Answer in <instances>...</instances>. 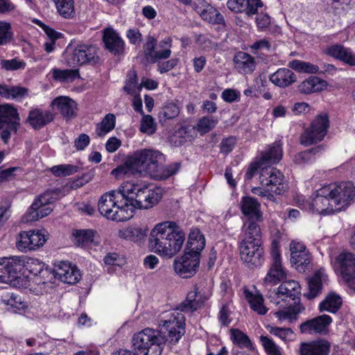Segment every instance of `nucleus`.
I'll return each mask as SVG.
<instances>
[{"label":"nucleus","instance_id":"60","mask_svg":"<svg viewBox=\"0 0 355 355\" xmlns=\"http://www.w3.org/2000/svg\"><path fill=\"white\" fill-rule=\"evenodd\" d=\"M180 110L174 103H168L166 105L159 113V117L163 115L165 119H172L178 116Z\"/></svg>","mask_w":355,"mask_h":355},{"label":"nucleus","instance_id":"55","mask_svg":"<svg viewBox=\"0 0 355 355\" xmlns=\"http://www.w3.org/2000/svg\"><path fill=\"white\" fill-rule=\"evenodd\" d=\"M352 0H329L330 10L334 15L340 17L343 15Z\"/></svg>","mask_w":355,"mask_h":355},{"label":"nucleus","instance_id":"37","mask_svg":"<svg viewBox=\"0 0 355 355\" xmlns=\"http://www.w3.org/2000/svg\"><path fill=\"white\" fill-rule=\"evenodd\" d=\"M245 299L249 302L251 309L256 311L259 315H264L266 313V309L263 306L264 298L261 294L257 293H252L247 288L243 291Z\"/></svg>","mask_w":355,"mask_h":355},{"label":"nucleus","instance_id":"51","mask_svg":"<svg viewBox=\"0 0 355 355\" xmlns=\"http://www.w3.org/2000/svg\"><path fill=\"white\" fill-rule=\"evenodd\" d=\"M322 284L320 276L315 274L309 280V292L304 295L309 300L316 297L322 291Z\"/></svg>","mask_w":355,"mask_h":355},{"label":"nucleus","instance_id":"13","mask_svg":"<svg viewBox=\"0 0 355 355\" xmlns=\"http://www.w3.org/2000/svg\"><path fill=\"white\" fill-rule=\"evenodd\" d=\"M2 261L6 263V274L10 280L8 284L13 286H26V283H24V281L28 275L24 274L25 256L2 257Z\"/></svg>","mask_w":355,"mask_h":355},{"label":"nucleus","instance_id":"16","mask_svg":"<svg viewBox=\"0 0 355 355\" xmlns=\"http://www.w3.org/2000/svg\"><path fill=\"white\" fill-rule=\"evenodd\" d=\"M24 274L27 271L33 275V282L35 284H45L53 279L52 270L45 267V263L37 259L29 258L25 256Z\"/></svg>","mask_w":355,"mask_h":355},{"label":"nucleus","instance_id":"61","mask_svg":"<svg viewBox=\"0 0 355 355\" xmlns=\"http://www.w3.org/2000/svg\"><path fill=\"white\" fill-rule=\"evenodd\" d=\"M35 23L42 28L43 31L48 37L49 41L55 42L57 40L63 37L62 33L56 31L53 28L40 21V20H35Z\"/></svg>","mask_w":355,"mask_h":355},{"label":"nucleus","instance_id":"18","mask_svg":"<svg viewBox=\"0 0 355 355\" xmlns=\"http://www.w3.org/2000/svg\"><path fill=\"white\" fill-rule=\"evenodd\" d=\"M51 204V198L49 193L39 196L32 203L25 216L26 222L37 220L50 214L53 210Z\"/></svg>","mask_w":355,"mask_h":355},{"label":"nucleus","instance_id":"20","mask_svg":"<svg viewBox=\"0 0 355 355\" xmlns=\"http://www.w3.org/2000/svg\"><path fill=\"white\" fill-rule=\"evenodd\" d=\"M268 200L277 203L279 197L275 198L273 194L280 196L286 191L287 184L284 181V176L279 170L275 168L268 171Z\"/></svg>","mask_w":355,"mask_h":355},{"label":"nucleus","instance_id":"29","mask_svg":"<svg viewBox=\"0 0 355 355\" xmlns=\"http://www.w3.org/2000/svg\"><path fill=\"white\" fill-rule=\"evenodd\" d=\"M235 69L240 73H250L255 69L256 63L253 57L243 52H237L233 59Z\"/></svg>","mask_w":355,"mask_h":355},{"label":"nucleus","instance_id":"57","mask_svg":"<svg viewBox=\"0 0 355 355\" xmlns=\"http://www.w3.org/2000/svg\"><path fill=\"white\" fill-rule=\"evenodd\" d=\"M51 171L56 177H65L76 173L78 167L71 164H60L53 166Z\"/></svg>","mask_w":355,"mask_h":355},{"label":"nucleus","instance_id":"35","mask_svg":"<svg viewBox=\"0 0 355 355\" xmlns=\"http://www.w3.org/2000/svg\"><path fill=\"white\" fill-rule=\"evenodd\" d=\"M52 106H56L60 114L68 119L75 116L76 103L74 101L67 96H59L55 98L51 103Z\"/></svg>","mask_w":355,"mask_h":355},{"label":"nucleus","instance_id":"49","mask_svg":"<svg viewBox=\"0 0 355 355\" xmlns=\"http://www.w3.org/2000/svg\"><path fill=\"white\" fill-rule=\"evenodd\" d=\"M116 117L113 114H107L98 124L96 134L98 137H104L107 133L112 130L115 127Z\"/></svg>","mask_w":355,"mask_h":355},{"label":"nucleus","instance_id":"19","mask_svg":"<svg viewBox=\"0 0 355 355\" xmlns=\"http://www.w3.org/2000/svg\"><path fill=\"white\" fill-rule=\"evenodd\" d=\"M331 201V196L325 186L316 191L315 197L309 205V209L320 214H333L337 210Z\"/></svg>","mask_w":355,"mask_h":355},{"label":"nucleus","instance_id":"53","mask_svg":"<svg viewBox=\"0 0 355 355\" xmlns=\"http://www.w3.org/2000/svg\"><path fill=\"white\" fill-rule=\"evenodd\" d=\"M201 16L203 19L213 24H225V19L222 14L213 7H211L207 10H204L201 13Z\"/></svg>","mask_w":355,"mask_h":355},{"label":"nucleus","instance_id":"58","mask_svg":"<svg viewBox=\"0 0 355 355\" xmlns=\"http://www.w3.org/2000/svg\"><path fill=\"white\" fill-rule=\"evenodd\" d=\"M1 66L2 69L6 71H16L24 69L26 66V63L23 60L15 58L11 60H1Z\"/></svg>","mask_w":355,"mask_h":355},{"label":"nucleus","instance_id":"15","mask_svg":"<svg viewBox=\"0 0 355 355\" xmlns=\"http://www.w3.org/2000/svg\"><path fill=\"white\" fill-rule=\"evenodd\" d=\"M291 263L299 272H304L309 267L312 257L306 245L300 241H292L290 243Z\"/></svg>","mask_w":355,"mask_h":355},{"label":"nucleus","instance_id":"46","mask_svg":"<svg viewBox=\"0 0 355 355\" xmlns=\"http://www.w3.org/2000/svg\"><path fill=\"white\" fill-rule=\"evenodd\" d=\"M231 339L234 344L243 349H251L252 345L249 337L238 329H230Z\"/></svg>","mask_w":355,"mask_h":355},{"label":"nucleus","instance_id":"1","mask_svg":"<svg viewBox=\"0 0 355 355\" xmlns=\"http://www.w3.org/2000/svg\"><path fill=\"white\" fill-rule=\"evenodd\" d=\"M207 300V297L202 295L195 286L193 290L188 293L186 300L169 313V318L159 324L162 326L160 332L167 333L170 342L176 343L185 333V316L183 313H192L200 308Z\"/></svg>","mask_w":355,"mask_h":355},{"label":"nucleus","instance_id":"59","mask_svg":"<svg viewBox=\"0 0 355 355\" xmlns=\"http://www.w3.org/2000/svg\"><path fill=\"white\" fill-rule=\"evenodd\" d=\"M180 168V162H175L166 166H163L162 164L161 170L158 172V175L156 176L159 177L160 178H167L176 173L179 171Z\"/></svg>","mask_w":355,"mask_h":355},{"label":"nucleus","instance_id":"39","mask_svg":"<svg viewBox=\"0 0 355 355\" xmlns=\"http://www.w3.org/2000/svg\"><path fill=\"white\" fill-rule=\"evenodd\" d=\"M146 229L139 227H129L120 231L121 237L124 239L133 241L135 243H141L146 237Z\"/></svg>","mask_w":355,"mask_h":355},{"label":"nucleus","instance_id":"52","mask_svg":"<svg viewBox=\"0 0 355 355\" xmlns=\"http://www.w3.org/2000/svg\"><path fill=\"white\" fill-rule=\"evenodd\" d=\"M14 40L11 24L4 21H0V46L7 45Z\"/></svg>","mask_w":355,"mask_h":355},{"label":"nucleus","instance_id":"22","mask_svg":"<svg viewBox=\"0 0 355 355\" xmlns=\"http://www.w3.org/2000/svg\"><path fill=\"white\" fill-rule=\"evenodd\" d=\"M72 64H97L100 58L97 54V48L94 45L79 44L73 51L71 55Z\"/></svg>","mask_w":355,"mask_h":355},{"label":"nucleus","instance_id":"14","mask_svg":"<svg viewBox=\"0 0 355 355\" xmlns=\"http://www.w3.org/2000/svg\"><path fill=\"white\" fill-rule=\"evenodd\" d=\"M279 241L274 239L271 243L270 255L272 263L268 272V283L276 285L286 279V273L282 264Z\"/></svg>","mask_w":355,"mask_h":355},{"label":"nucleus","instance_id":"7","mask_svg":"<svg viewBox=\"0 0 355 355\" xmlns=\"http://www.w3.org/2000/svg\"><path fill=\"white\" fill-rule=\"evenodd\" d=\"M132 156L138 173L145 171L153 176L158 175L164 161V155L162 153L150 149L136 151Z\"/></svg>","mask_w":355,"mask_h":355},{"label":"nucleus","instance_id":"3","mask_svg":"<svg viewBox=\"0 0 355 355\" xmlns=\"http://www.w3.org/2000/svg\"><path fill=\"white\" fill-rule=\"evenodd\" d=\"M128 208L133 216L135 209H147L158 203L162 197L161 188H151L143 183L127 182L123 184Z\"/></svg>","mask_w":355,"mask_h":355},{"label":"nucleus","instance_id":"25","mask_svg":"<svg viewBox=\"0 0 355 355\" xmlns=\"http://www.w3.org/2000/svg\"><path fill=\"white\" fill-rule=\"evenodd\" d=\"M304 309V306L300 303H288V306L284 307L273 306V309H270V314L275 315L280 322L287 320L291 323L297 320L299 313Z\"/></svg>","mask_w":355,"mask_h":355},{"label":"nucleus","instance_id":"44","mask_svg":"<svg viewBox=\"0 0 355 355\" xmlns=\"http://www.w3.org/2000/svg\"><path fill=\"white\" fill-rule=\"evenodd\" d=\"M28 95V89L19 86L0 85V96L6 98H22Z\"/></svg>","mask_w":355,"mask_h":355},{"label":"nucleus","instance_id":"11","mask_svg":"<svg viewBox=\"0 0 355 355\" xmlns=\"http://www.w3.org/2000/svg\"><path fill=\"white\" fill-rule=\"evenodd\" d=\"M337 211L348 207L355 198V187L351 182L327 186Z\"/></svg>","mask_w":355,"mask_h":355},{"label":"nucleus","instance_id":"42","mask_svg":"<svg viewBox=\"0 0 355 355\" xmlns=\"http://www.w3.org/2000/svg\"><path fill=\"white\" fill-rule=\"evenodd\" d=\"M58 13L64 19H72L75 17L73 0H60L54 3Z\"/></svg>","mask_w":355,"mask_h":355},{"label":"nucleus","instance_id":"5","mask_svg":"<svg viewBox=\"0 0 355 355\" xmlns=\"http://www.w3.org/2000/svg\"><path fill=\"white\" fill-rule=\"evenodd\" d=\"M132 342L137 355H160L164 338L159 335V332L146 328L135 334Z\"/></svg>","mask_w":355,"mask_h":355},{"label":"nucleus","instance_id":"10","mask_svg":"<svg viewBox=\"0 0 355 355\" xmlns=\"http://www.w3.org/2000/svg\"><path fill=\"white\" fill-rule=\"evenodd\" d=\"M20 125V117L17 110L10 104L0 105L1 139L5 144L10 139L11 132L16 133Z\"/></svg>","mask_w":355,"mask_h":355},{"label":"nucleus","instance_id":"47","mask_svg":"<svg viewBox=\"0 0 355 355\" xmlns=\"http://www.w3.org/2000/svg\"><path fill=\"white\" fill-rule=\"evenodd\" d=\"M282 144L280 140L276 141L268 146V166L277 164L282 158Z\"/></svg>","mask_w":355,"mask_h":355},{"label":"nucleus","instance_id":"56","mask_svg":"<svg viewBox=\"0 0 355 355\" xmlns=\"http://www.w3.org/2000/svg\"><path fill=\"white\" fill-rule=\"evenodd\" d=\"M218 120L213 116H203L199 119L197 124L198 132L205 134L211 130L216 124Z\"/></svg>","mask_w":355,"mask_h":355},{"label":"nucleus","instance_id":"48","mask_svg":"<svg viewBox=\"0 0 355 355\" xmlns=\"http://www.w3.org/2000/svg\"><path fill=\"white\" fill-rule=\"evenodd\" d=\"M265 169H266V153H263L259 159L250 164L245 175V178L248 180H251L259 173L263 175Z\"/></svg>","mask_w":355,"mask_h":355},{"label":"nucleus","instance_id":"63","mask_svg":"<svg viewBox=\"0 0 355 355\" xmlns=\"http://www.w3.org/2000/svg\"><path fill=\"white\" fill-rule=\"evenodd\" d=\"M236 143V139L234 137H229L223 139L220 144V153L227 155L232 151Z\"/></svg>","mask_w":355,"mask_h":355},{"label":"nucleus","instance_id":"17","mask_svg":"<svg viewBox=\"0 0 355 355\" xmlns=\"http://www.w3.org/2000/svg\"><path fill=\"white\" fill-rule=\"evenodd\" d=\"M261 243L242 241L240 245V256L241 260L248 268H257L264 261L263 249L260 248Z\"/></svg>","mask_w":355,"mask_h":355},{"label":"nucleus","instance_id":"30","mask_svg":"<svg viewBox=\"0 0 355 355\" xmlns=\"http://www.w3.org/2000/svg\"><path fill=\"white\" fill-rule=\"evenodd\" d=\"M53 120V115L50 111H42L38 108L29 112L27 121L35 130H39Z\"/></svg>","mask_w":355,"mask_h":355},{"label":"nucleus","instance_id":"23","mask_svg":"<svg viewBox=\"0 0 355 355\" xmlns=\"http://www.w3.org/2000/svg\"><path fill=\"white\" fill-rule=\"evenodd\" d=\"M46 241L44 235L40 231H24L19 234L16 245L21 251L33 250L42 246Z\"/></svg>","mask_w":355,"mask_h":355},{"label":"nucleus","instance_id":"26","mask_svg":"<svg viewBox=\"0 0 355 355\" xmlns=\"http://www.w3.org/2000/svg\"><path fill=\"white\" fill-rule=\"evenodd\" d=\"M171 233L168 241V259L178 254L181 250L185 240V234L174 222L170 225Z\"/></svg>","mask_w":355,"mask_h":355},{"label":"nucleus","instance_id":"45","mask_svg":"<svg viewBox=\"0 0 355 355\" xmlns=\"http://www.w3.org/2000/svg\"><path fill=\"white\" fill-rule=\"evenodd\" d=\"M288 67L300 73H320L319 67L311 62L293 60L288 63Z\"/></svg>","mask_w":355,"mask_h":355},{"label":"nucleus","instance_id":"41","mask_svg":"<svg viewBox=\"0 0 355 355\" xmlns=\"http://www.w3.org/2000/svg\"><path fill=\"white\" fill-rule=\"evenodd\" d=\"M73 236V241L77 246L87 247L91 243H96L94 232L91 230H77Z\"/></svg>","mask_w":355,"mask_h":355},{"label":"nucleus","instance_id":"4","mask_svg":"<svg viewBox=\"0 0 355 355\" xmlns=\"http://www.w3.org/2000/svg\"><path fill=\"white\" fill-rule=\"evenodd\" d=\"M123 184L117 190H112L101 196L98 202L101 214L106 218L118 222L131 218V211L128 208Z\"/></svg>","mask_w":355,"mask_h":355},{"label":"nucleus","instance_id":"9","mask_svg":"<svg viewBox=\"0 0 355 355\" xmlns=\"http://www.w3.org/2000/svg\"><path fill=\"white\" fill-rule=\"evenodd\" d=\"M329 120L327 114H318L300 136V144L305 146L321 141L327 133Z\"/></svg>","mask_w":355,"mask_h":355},{"label":"nucleus","instance_id":"8","mask_svg":"<svg viewBox=\"0 0 355 355\" xmlns=\"http://www.w3.org/2000/svg\"><path fill=\"white\" fill-rule=\"evenodd\" d=\"M172 221H165L155 226L148 238L149 248L152 252L168 259V241Z\"/></svg>","mask_w":355,"mask_h":355},{"label":"nucleus","instance_id":"54","mask_svg":"<svg viewBox=\"0 0 355 355\" xmlns=\"http://www.w3.org/2000/svg\"><path fill=\"white\" fill-rule=\"evenodd\" d=\"M53 78L58 81L65 82L74 80L78 75L77 70L74 69H58L52 70Z\"/></svg>","mask_w":355,"mask_h":355},{"label":"nucleus","instance_id":"24","mask_svg":"<svg viewBox=\"0 0 355 355\" xmlns=\"http://www.w3.org/2000/svg\"><path fill=\"white\" fill-rule=\"evenodd\" d=\"M53 279L58 278L62 282L73 284L78 282L80 278L79 270L76 266L65 261L61 262L54 270H52Z\"/></svg>","mask_w":355,"mask_h":355},{"label":"nucleus","instance_id":"12","mask_svg":"<svg viewBox=\"0 0 355 355\" xmlns=\"http://www.w3.org/2000/svg\"><path fill=\"white\" fill-rule=\"evenodd\" d=\"M334 269L342 276L345 284L355 291V254L350 252L340 253L336 259Z\"/></svg>","mask_w":355,"mask_h":355},{"label":"nucleus","instance_id":"28","mask_svg":"<svg viewBox=\"0 0 355 355\" xmlns=\"http://www.w3.org/2000/svg\"><path fill=\"white\" fill-rule=\"evenodd\" d=\"M241 211L247 220L259 221L262 217L260 204L252 197H243L241 200Z\"/></svg>","mask_w":355,"mask_h":355},{"label":"nucleus","instance_id":"50","mask_svg":"<svg viewBox=\"0 0 355 355\" xmlns=\"http://www.w3.org/2000/svg\"><path fill=\"white\" fill-rule=\"evenodd\" d=\"M171 40L169 38L162 40L157 47L151 62L155 63L159 60L168 58L171 55Z\"/></svg>","mask_w":355,"mask_h":355},{"label":"nucleus","instance_id":"31","mask_svg":"<svg viewBox=\"0 0 355 355\" xmlns=\"http://www.w3.org/2000/svg\"><path fill=\"white\" fill-rule=\"evenodd\" d=\"M103 42L105 48L114 55H119L123 52L124 42L113 30L106 29L104 31Z\"/></svg>","mask_w":355,"mask_h":355},{"label":"nucleus","instance_id":"33","mask_svg":"<svg viewBox=\"0 0 355 355\" xmlns=\"http://www.w3.org/2000/svg\"><path fill=\"white\" fill-rule=\"evenodd\" d=\"M325 53L329 55L342 60L347 64L355 66V55L345 47L340 44H335L326 49Z\"/></svg>","mask_w":355,"mask_h":355},{"label":"nucleus","instance_id":"34","mask_svg":"<svg viewBox=\"0 0 355 355\" xmlns=\"http://www.w3.org/2000/svg\"><path fill=\"white\" fill-rule=\"evenodd\" d=\"M327 85V83L326 80H322L317 76H310L298 85V90L301 94H309L321 92Z\"/></svg>","mask_w":355,"mask_h":355},{"label":"nucleus","instance_id":"32","mask_svg":"<svg viewBox=\"0 0 355 355\" xmlns=\"http://www.w3.org/2000/svg\"><path fill=\"white\" fill-rule=\"evenodd\" d=\"M270 80L279 87H286L295 83L297 77L291 69L282 68L270 76Z\"/></svg>","mask_w":355,"mask_h":355},{"label":"nucleus","instance_id":"2","mask_svg":"<svg viewBox=\"0 0 355 355\" xmlns=\"http://www.w3.org/2000/svg\"><path fill=\"white\" fill-rule=\"evenodd\" d=\"M205 246V239L199 230L190 232L184 254L173 261L175 273L182 278L195 275L200 266V252Z\"/></svg>","mask_w":355,"mask_h":355},{"label":"nucleus","instance_id":"38","mask_svg":"<svg viewBox=\"0 0 355 355\" xmlns=\"http://www.w3.org/2000/svg\"><path fill=\"white\" fill-rule=\"evenodd\" d=\"M256 220H247L244 224V239L242 241L261 243V230Z\"/></svg>","mask_w":355,"mask_h":355},{"label":"nucleus","instance_id":"27","mask_svg":"<svg viewBox=\"0 0 355 355\" xmlns=\"http://www.w3.org/2000/svg\"><path fill=\"white\" fill-rule=\"evenodd\" d=\"M330 343L323 339L302 343L300 347V355H328Z\"/></svg>","mask_w":355,"mask_h":355},{"label":"nucleus","instance_id":"43","mask_svg":"<svg viewBox=\"0 0 355 355\" xmlns=\"http://www.w3.org/2000/svg\"><path fill=\"white\" fill-rule=\"evenodd\" d=\"M341 304L342 300L338 295L331 294L320 304L319 310L320 312L327 311L334 313L340 309Z\"/></svg>","mask_w":355,"mask_h":355},{"label":"nucleus","instance_id":"21","mask_svg":"<svg viewBox=\"0 0 355 355\" xmlns=\"http://www.w3.org/2000/svg\"><path fill=\"white\" fill-rule=\"evenodd\" d=\"M332 319L329 315H321L302 322L299 327L300 331L302 334L324 335L327 334Z\"/></svg>","mask_w":355,"mask_h":355},{"label":"nucleus","instance_id":"40","mask_svg":"<svg viewBox=\"0 0 355 355\" xmlns=\"http://www.w3.org/2000/svg\"><path fill=\"white\" fill-rule=\"evenodd\" d=\"M324 150L322 146H318L295 155L293 161L297 164H304L313 162L315 159V155Z\"/></svg>","mask_w":355,"mask_h":355},{"label":"nucleus","instance_id":"62","mask_svg":"<svg viewBox=\"0 0 355 355\" xmlns=\"http://www.w3.org/2000/svg\"><path fill=\"white\" fill-rule=\"evenodd\" d=\"M157 40L153 37L148 36L144 45V52L146 58L151 61L157 48Z\"/></svg>","mask_w":355,"mask_h":355},{"label":"nucleus","instance_id":"64","mask_svg":"<svg viewBox=\"0 0 355 355\" xmlns=\"http://www.w3.org/2000/svg\"><path fill=\"white\" fill-rule=\"evenodd\" d=\"M140 130L142 132L153 133L155 132L154 119L150 115H143Z\"/></svg>","mask_w":355,"mask_h":355},{"label":"nucleus","instance_id":"36","mask_svg":"<svg viewBox=\"0 0 355 355\" xmlns=\"http://www.w3.org/2000/svg\"><path fill=\"white\" fill-rule=\"evenodd\" d=\"M136 173H139L132 155L128 157L123 164L119 165L111 172V174L117 179Z\"/></svg>","mask_w":355,"mask_h":355},{"label":"nucleus","instance_id":"6","mask_svg":"<svg viewBox=\"0 0 355 355\" xmlns=\"http://www.w3.org/2000/svg\"><path fill=\"white\" fill-rule=\"evenodd\" d=\"M301 287L300 284L294 280L284 281L280 286L270 291L268 295V311L273 306L284 307L293 301V304L300 303Z\"/></svg>","mask_w":355,"mask_h":355}]
</instances>
